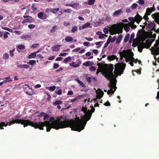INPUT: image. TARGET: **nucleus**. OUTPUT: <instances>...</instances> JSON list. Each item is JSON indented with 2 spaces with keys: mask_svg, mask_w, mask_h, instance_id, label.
Listing matches in <instances>:
<instances>
[{
  "mask_svg": "<svg viewBox=\"0 0 159 159\" xmlns=\"http://www.w3.org/2000/svg\"><path fill=\"white\" fill-rule=\"evenodd\" d=\"M82 119H80L79 117L73 119L64 120L62 121L60 119L56 120L52 123L53 127L56 129L60 128L70 127L71 130L80 132L84 128V126L88 121H86L84 115L82 116Z\"/></svg>",
  "mask_w": 159,
  "mask_h": 159,
  "instance_id": "obj_1",
  "label": "nucleus"
},
{
  "mask_svg": "<svg viewBox=\"0 0 159 159\" xmlns=\"http://www.w3.org/2000/svg\"><path fill=\"white\" fill-rule=\"evenodd\" d=\"M20 118V116H16L14 117L15 120L12 119V120L9 122H7L5 124L3 122H1L0 123V129H3V126L6 127L7 125L10 126L12 124H20L23 125V127H25L28 126H31L34 128H39V125L36 122H34L29 120L18 119Z\"/></svg>",
  "mask_w": 159,
  "mask_h": 159,
  "instance_id": "obj_2",
  "label": "nucleus"
},
{
  "mask_svg": "<svg viewBox=\"0 0 159 159\" xmlns=\"http://www.w3.org/2000/svg\"><path fill=\"white\" fill-rule=\"evenodd\" d=\"M126 66V64L125 63L122 62L117 63L114 65L115 71L113 73L115 75V77H118V75H120L123 74V72Z\"/></svg>",
  "mask_w": 159,
  "mask_h": 159,
  "instance_id": "obj_3",
  "label": "nucleus"
},
{
  "mask_svg": "<svg viewBox=\"0 0 159 159\" xmlns=\"http://www.w3.org/2000/svg\"><path fill=\"white\" fill-rule=\"evenodd\" d=\"M53 123H49V122H48V121H45L43 122H39V123H37V124L38 125V127L39 128H35V127H34V128L36 129H40V130H43V127H44V126H46V131L47 132H49L51 130V128H52L53 129H55L56 130H58L59 129H63L64 128H59L58 129H55L53 127V125H52V124Z\"/></svg>",
  "mask_w": 159,
  "mask_h": 159,
  "instance_id": "obj_4",
  "label": "nucleus"
},
{
  "mask_svg": "<svg viewBox=\"0 0 159 159\" xmlns=\"http://www.w3.org/2000/svg\"><path fill=\"white\" fill-rule=\"evenodd\" d=\"M135 43H137L138 44H140V45L138 46V50L140 52H141L143 51V49L145 48H148L150 46V43H144L143 42L140 43V39L139 38H136L134 39Z\"/></svg>",
  "mask_w": 159,
  "mask_h": 159,
  "instance_id": "obj_5",
  "label": "nucleus"
},
{
  "mask_svg": "<svg viewBox=\"0 0 159 159\" xmlns=\"http://www.w3.org/2000/svg\"><path fill=\"white\" fill-rule=\"evenodd\" d=\"M111 29L113 31L110 32V34L111 35H113L116 34L122 33L123 27L119 24H114L112 26Z\"/></svg>",
  "mask_w": 159,
  "mask_h": 159,
  "instance_id": "obj_6",
  "label": "nucleus"
},
{
  "mask_svg": "<svg viewBox=\"0 0 159 159\" xmlns=\"http://www.w3.org/2000/svg\"><path fill=\"white\" fill-rule=\"evenodd\" d=\"M113 69L114 67H113V64H110L108 68L105 70L103 72L104 77L108 80H109L110 78L114 77V74L113 73Z\"/></svg>",
  "mask_w": 159,
  "mask_h": 159,
  "instance_id": "obj_7",
  "label": "nucleus"
},
{
  "mask_svg": "<svg viewBox=\"0 0 159 159\" xmlns=\"http://www.w3.org/2000/svg\"><path fill=\"white\" fill-rule=\"evenodd\" d=\"M116 80H112L110 81V84L108 86L110 88V89L107 91V94L110 95L111 93H114L116 90L117 89V87L116 86Z\"/></svg>",
  "mask_w": 159,
  "mask_h": 159,
  "instance_id": "obj_8",
  "label": "nucleus"
},
{
  "mask_svg": "<svg viewBox=\"0 0 159 159\" xmlns=\"http://www.w3.org/2000/svg\"><path fill=\"white\" fill-rule=\"evenodd\" d=\"M159 41H156L154 44V47H152L151 52L153 55H158L159 54Z\"/></svg>",
  "mask_w": 159,
  "mask_h": 159,
  "instance_id": "obj_9",
  "label": "nucleus"
},
{
  "mask_svg": "<svg viewBox=\"0 0 159 159\" xmlns=\"http://www.w3.org/2000/svg\"><path fill=\"white\" fill-rule=\"evenodd\" d=\"M82 111L84 113V117L87 120L86 121L89 120L91 117V113L90 112V110H88L86 107H83L82 108Z\"/></svg>",
  "mask_w": 159,
  "mask_h": 159,
  "instance_id": "obj_10",
  "label": "nucleus"
},
{
  "mask_svg": "<svg viewBox=\"0 0 159 159\" xmlns=\"http://www.w3.org/2000/svg\"><path fill=\"white\" fill-rule=\"evenodd\" d=\"M23 18H25L22 21V23L24 24L26 23H31L33 21V18L31 16H23Z\"/></svg>",
  "mask_w": 159,
  "mask_h": 159,
  "instance_id": "obj_11",
  "label": "nucleus"
},
{
  "mask_svg": "<svg viewBox=\"0 0 159 159\" xmlns=\"http://www.w3.org/2000/svg\"><path fill=\"white\" fill-rule=\"evenodd\" d=\"M119 54L120 57V60L121 61L123 60V58L124 57H125L126 58H128L127 57V54H128L127 51L124 50L122 52H119Z\"/></svg>",
  "mask_w": 159,
  "mask_h": 159,
  "instance_id": "obj_12",
  "label": "nucleus"
},
{
  "mask_svg": "<svg viewBox=\"0 0 159 159\" xmlns=\"http://www.w3.org/2000/svg\"><path fill=\"white\" fill-rule=\"evenodd\" d=\"M37 16L40 20H45L48 16L46 14H44L43 12H40L38 13Z\"/></svg>",
  "mask_w": 159,
  "mask_h": 159,
  "instance_id": "obj_13",
  "label": "nucleus"
},
{
  "mask_svg": "<svg viewBox=\"0 0 159 159\" xmlns=\"http://www.w3.org/2000/svg\"><path fill=\"white\" fill-rule=\"evenodd\" d=\"M152 17L155 19V22L159 25V12L152 15Z\"/></svg>",
  "mask_w": 159,
  "mask_h": 159,
  "instance_id": "obj_14",
  "label": "nucleus"
},
{
  "mask_svg": "<svg viewBox=\"0 0 159 159\" xmlns=\"http://www.w3.org/2000/svg\"><path fill=\"white\" fill-rule=\"evenodd\" d=\"M133 55H134L133 52H131V54H130V55L129 56V58H130V60H131V61H133V62H134L135 63H136L137 61H140V60H138V59H134V58L133 57Z\"/></svg>",
  "mask_w": 159,
  "mask_h": 159,
  "instance_id": "obj_15",
  "label": "nucleus"
},
{
  "mask_svg": "<svg viewBox=\"0 0 159 159\" xmlns=\"http://www.w3.org/2000/svg\"><path fill=\"white\" fill-rule=\"evenodd\" d=\"M134 18V19L136 20V22L138 23H139L142 20V17L140 16V15H139L138 14H137Z\"/></svg>",
  "mask_w": 159,
  "mask_h": 159,
  "instance_id": "obj_16",
  "label": "nucleus"
},
{
  "mask_svg": "<svg viewBox=\"0 0 159 159\" xmlns=\"http://www.w3.org/2000/svg\"><path fill=\"white\" fill-rule=\"evenodd\" d=\"M107 59L110 61H113L115 59H116V60L117 61L118 58L116 56L112 55L108 56Z\"/></svg>",
  "mask_w": 159,
  "mask_h": 159,
  "instance_id": "obj_17",
  "label": "nucleus"
},
{
  "mask_svg": "<svg viewBox=\"0 0 159 159\" xmlns=\"http://www.w3.org/2000/svg\"><path fill=\"white\" fill-rule=\"evenodd\" d=\"M104 94V93L101 90H99L98 92H97V98L100 99L103 97Z\"/></svg>",
  "mask_w": 159,
  "mask_h": 159,
  "instance_id": "obj_18",
  "label": "nucleus"
},
{
  "mask_svg": "<svg viewBox=\"0 0 159 159\" xmlns=\"http://www.w3.org/2000/svg\"><path fill=\"white\" fill-rule=\"evenodd\" d=\"M61 47L60 45H56L52 47V50L54 51H58L59 50V47Z\"/></svg>",
  "mask_w": 159,
  "mask_h": 159,
  "instance_id": "obj_19",
  "label": "nucleus"
},
{
  "mask_svg": "<svg viewBox=\"0 0 159 159\" xmlns=\"http://www.w3.org/2000/svg\"><path fill=\"white\" fill-rule=\"evenodd\" d=\"M75 80L77 81V82H78V84H79L80 85V86H82L84 88H85L86 86L82 82L78 80V78L75 79Z\"/></svg>",
  "mask_w": 159,
  "mask_h": 159,
  "instance_id": "obj_20",
  "label": "nucleus"
},
{
  "mask_svg": "<svg viewBox=\"0 0 159 159\" xmlns=\"http://www.w3.org/2000/svg\"><path fill=\"white\" fill-rule=\"evenodd\" d=\"M93 63L89 61H87L84 63H83V65L84 66H89L93 65Z\"/></svg>",
  "mask_w": 159,
  "mask_h": 159,
  "instance_id": "obj_21",
  "label": "nucleus"
},
{
  "mask_svg": "<svg viewBox=\"0 0 159 159\" xmlns=\"http://www.w3.org/2000/svg\"><path fill=\"white\" fill-rule=\"evenodd\" d=\"M59 10V8L54 9H50V12H52V13L55 14L57 13V12H58Z\"/></svg>",
  "mask_w": 159,
  "mask_h": 159,
  "instance_id": "obj_22",
  "label": "nucleus"
},
{
  "mask_svg": "<svg viewBox=\"0 0 159 159\" xmlns=\"http://www.w3.org/2000/svg\"><path fill=\"white\" fill-rule=\"evenodd\" d=\"M17 67L20 68H24L27 69L29 68V65L26 64H23L22 65H18Z\"/></svg>",
  "mask_w": 159,
  "mask_h": 159,
  "instance_id": "obj_23",
  "label": "nucleus"
},
{
  "mask_svg": "<svg viewBox=\"0 0 159 159\" xmlns=\"http://www.w3.org/2000/svg\"><path fill=\"white\" fill-rule=\"evenodd\" d=\"M122 39V35L121 34L119 35V36H118L116 40V43L119 44L120 43V41Z\"/></svg>",
  "mask_w": 159,
  "mask_h": 159,
  "instance_id": "obj_24",
  "label": "nucleus"
},
{
  "mask_svg": "<svg viewBox=\"0 0 159 159\" xmlns=\"http://www.w3.org/2000/svg\"><path fill=\"white\" fill-rule=\"evenodd\" d=\"M111 36H109V38H108L107 40V42L105 43V44H104V48H106L108 46V45L111 42L110 41L111 38Z\"/></svg>",
  "mask_w": 159,
  "mask_h": 159,
  "instance_id": "obj_25",
  "label": "nucleus"
},
{
  "mask_svg": "<svg viewBox=\"0 0 159 159\" xmlns=\"http://www.w3.org/2000/svg\"><path fill=\"white\" fill-rule=\"evenodd\" d=\"M122 12V10L120 9L116 11H115V12L113 13V15L114 16H116L118 15L120 13H121Z\"/></svg>",
  "mask_w": 159,
  "mask_h": 159,
  "instance_id": "obj_26",
  "label": "nucleus"
},
{
  "mask_svg": "<svg viewBox=\"0 0 159 159\" xmlns=\"http://www.w3.org/2000/svg\"><path fill=\"white\" fill-rule=\"evenodd\" d=\"M11 80H11L10 78L9 77H7L4 78V79H3V81H2V82H5V83H6L9 82Z\"/></svg>",
  "mask_w": 159,
  "mask_h": 159,
  "instance_id": "obj_27",
  "label": "nucleus"
},
{
  "mask_svg": "<svg viewBox=\"0 0 159 159\" xmlns=\"http://www.w3.org/2000/svg\"><path fill=\"white\" fill-rule=\"evenodd\" d=\"M36 56V54H34V53H31L29 56L27 57V58L29 59H30L31 58H34Z\"/></svg>",
  "mask_w": 159,
  "mask_h": 159,
  "instance_id": "obj_28",
  "label": "nucleus"
},
{
  "mask_svg": "<svg viewBox=\"0 0 159 159\" xmlns=\"http://www.w3.org/2000/svg\"><path fill=\"white\" fill-rule=\"evenodd\" d=\"M152 11V10L150 8L148 7L146 9V14L145 15H150Z\"/></svg>",
  "mask_w": 159,
  "mask_h": 159,
  "instance_id": "obj_29",
  "label": "nucleus"
},
{
  "mask_svg": "<svg viewBox=\"0 0 159 159\" xmlns=\"http://www.w3.org/2000/svg\"><path fill=\"white\" fill-rule=\"evenodd\" d=\"M129 34L128 33L126 35V36H125V37H124V40H123V41H124V43H126L129 39Z\"/></svg>",
  "mask_w": 159,
  "mask_h": 159,
  "instance_id": "obj_30",
  "label": "nucleus"
},
{
  "mask_svg": "<svg viewBox=\"0 0 159 159\" xmlns=\"http://www.w3.org/2000/svg\"><path fill=\"white\" fill-rule=\"evenodd\" d=\"M62 104V102L59 100V101H55V102H53V105L54 106H56L57 105H59V104Z\"/></svg>",
  "mask_w": 159,
  "mask_h": 159,
  "instance_id": "obj_31",
  "label": "nucleus"
},
{
  "mask_svg": "<svg viewBox=\"0 0 159 159\" xmlns=\"http://www.w3.org/2000/svg\"><path fill=\"white\" fill-rule=\"evenodd\" d=\"M71 59V57H66L64 59V61H63V62L65 64H66L68 62V61H70Z\"/></svg>",
  "mask_w": 159,
  "mask_h": 159,
  "instance_id": "obj_32",
  "label": "nucleus"
},
{
  "mask_svg": "<svg viewBox=\"0 0 159 159\" xmlns=\"http://www.w3.org/2000/svg\"><path fill=\"white\" fill-rule=\"evenodd\" d=\"M73 40V39L70 36H67L65 38V41L67 42H70Z\"/></svg>",
  "mask_w": 159,
  "mask_h": 159,
  "instance_id": "obj_33",
  "label": "nucleus"
},
{
  "mask_svg": "<svg viewBox=\"0 0 159 159\" xmlns=\"http://www.w3.org/2000/svg\"><path fill=\"white\" fill-rule=\"evenodd\" d=\"M31 9L33 11H35L37 10V7H36V4L33 3L31 5Z\"/></svg>",
  "mask_w": 159,
  "mask_h": 159,
  "instance_id": "obj_34",
  "label": "nucleus"
},
{
  "mask_svg": "<svg viewBox=\"0 0 159 159\" xmlns=\"http://www.w3.org/2000/svg\"><path fill=\"white\" fill-rule=\"evenodd\" d=\"M39 47V43H34L32 44L31 48H33V49L37 47Z\"/></svg>",
  "mask_w": 159,
  "mask_h": 159,
  "instance_id": "obj_35",
  "label": "nucleus"
},
{
  "mask_svg": "<svg viewBox=\"0 0 159 159\" xmlns=\"http://www.w3.org/2000/svg\"><path fill=\"white\" fill-rule=\"evenodd\" d=\"M89 1H88V4L89 5H93L95 2V0H88Z\"/></svg>",
  "mask_w": 159,
  "mask_h": 159,
  "instance_id": "obj_36",
  "label": "nucleus"
},
{
  "mask_svg": "<svg viewBox=\"0 0 159 159\" xmlns=\"http://www.w3.org/2000/svg\"><path fill=\"white\" fill-rule=\"evenodd\" d=\"M2 29L9 31L10 32H12V29L6 27H2Z\"/></svg>",
  "mask_w": 159,
  "mask_h": 159,
  "instance_id": "obj_37",
  "label": "nucleus"
},
{
  "mask_svg": "<svg viewBox=\"0 0 159 159\" xmlns=\"http://www.w3.org/2000/svg\"><path fill=\"white\" fill-rule=\"evenodd\" d=\"M138 7V4L136 3H134L131 6V8L133 10L135 9Z\"/></svg>",
  "mask_w": 159,
  "mask_h": 159,
  "instance_id": "obj_38",
  "label": "nucleus"
},
{
  "mask_svg": "<svg viewBox=\"0 0 159 159\" xmlns=\"http://www.w3.org/2000/svg\"><path fill=\"white\" fill-rule=\"evenodd\" d=\"M35 62H36V61L34 60H30L29 62H27V64L30 65H32L34 64L35 63Z\"/></svg>",
  "mask_w": 159,
  "mask_h": 159,
  "instance_id": "obj_39",
  "label": "nucleus"
},
{
  "mask_svg": "<svg viewBox=\"0 0 159 159\" xmlns=\"http://www.w3.org/2000/svg\"><path fill=\"white\" fill-rule=\"evenodd\" d=\"M128 20H129L130 22H131L132 24H134V22L135 21V19H134V18L133 17H129L128 18Z\"/></svg>",
  "mask_w": 159,
  "mask_h": 159,
  "instance_id": "obj_40",
  "label": "nucleus"
},
{
  "mask_svg": "<svg viewBox=\"0 0 159 159\" xmlns=\"http://www.w3.org/2000/svg\"><path fill=\"white\" fill-rule=\"evenodd\" d=\"M9 57V55L8 53H5L3 54V58L4 59H7Z\"/></svg>",
  "mask_w": 159,
  "mask_h": 159,
  "instance_id": "obj_41",
  "label": "nucleus"
},
{
  "mask_svg": "<svg viewBox=\"0 0 159 159\" xmlns=\"http://www.w3.org/2000/svg\"><path fill=\"white\" fill-rule=\"evenodd\" d=\"M57 29V26H53L52 27V29L51 30L50 32L51 33H54Z\"/></svg>",
  "mask_w": 159,
  "mask_h": 159,
  "instance_id": "obj_42",
  "label": "nucleus"
},
{
  "mask_svg": "<svg viewBox=\"0 0 159 159\" xmlns=\"http://www.w3.org/2000/svg\"><path fill=\"white\" fill-rule=\"evenodd\" d=\"M77 30V26H75L71 28V32L74 33Z\"/></svg>",
  "mask_w": 159,
  "mask_h": 159,
  "instance_id": "obj_43",
  "label": "nucleus"
},
{
  "mask_svg": "<svg viewBox=\"0 0 159 159\" xmlns=\"http://www.w3.org/2000/svg\"><path fill=\"white\" fill-rule=\"evenodd\" d=\"M56 120H54V117H51L50 118V120H49V121L48 122H49V123H53Z\"/></svg>",
  "mask_w": 159,
  "mask_h": 159,
  "instance_id": "obj_44",
  "label": "nucleus"
},
{
  "mask_svg": "<svg viewBox=\"0 0 159 159\" xmlns=\"http://www.w3.org/2000/svg\"><path fill=\"white\" fill-rule=\"evenodd\" d=\"M17 48L20 50L24 49H25V46L22 45H18L17 46Z\"/></svg>",
  "mask_w": 159,
  "mask_h": 159,
  "instance_id": "obj_45",
  "label": "nucleus"
},
{
  "mask_svg": "<svg viewBox=\"0 0 159 159\" xmlns=\"http://www.w3.org/2000/svg\"><path fill=\"white\" fill-rule=\"evenodd\" d=\"M14 51L15 48H13L12 50H10V51H9V55H10L11 57H12L13 56V52H14Z\"/></svg>",
  "mask_w": 159,
  "mask_h": 159,
  "instance_id": "obj_46",
  "label": "nucleus"
},
{
  "mask_svg": "<svg viewBox=\"0 0 159 159\" xmlns=\"http://www.w3.org/2000/svg\"><path fill=\"white\" fill-rule=\"evenodd\" d=\"M152 27H151L152 28L151 30V31H154L155 30H156V28H155V26H156V25L153 23H152Z\"/></svg>",
  "mask_w": 159,
  "mask_h": 159,
  "instance_id": "obj_47",
  "label": "nucleus"
},
{
  "mask_svg": "<svg viewBox=\"0 0 159 159\" xmlns=\"http://www.w3.org/2000/svg\"><path fill=\"white\" fill-rule=\"evenodd\" d=\"M74 63L73 62V63H70V65L71 66H73V67L75 68L77 67L80 66V65H79V64H77L75 65H74Z\"/></svg>",
  "mask_w": 159,
  "mask_h": 159,
  "instance_id": "obj_48",
  "label": "nucleus"
},
{
  "mask_svg": "<svg viewBox=\"0 0 159 159\" xmlns=\"http://www.w3.org/2000/svg\"><path fill=\"white\" fill-rule=\"evenodd\" d=\"M79 5V4L78 3H74L72 4L71 7H73V8H76L78 7Z\"/></svg>",
  "mask_w": 159,
  "mask_h": 159,
  "instance_id": "obj_49",
  "label": "nucleus"
},
{
  "mask_svg": "<svg viewBox=\"0 0 159 159\" xmlns=\"http://www.w3.org/2000/svg\"><path fill=\"white\" fill-rule=\"evenodd\" d=\"M99 37H98V38L100 39H102L104 38L105 37H107V35L105 34H102L100 35H99Z\"/></svg>",
  "mask_w": 159,
  "mask_h": 159,
  "instance_id": "obj_50",
  "label": "nucleus"
},
{
  "mask_svg": "<svg viewBox=\"0 0 159 159\" xmlns=\"http://www.w3.org/2000/svg\"><path fill=\"white\" fill-rule=\"evenodd\" d=\"M108 29L105 28L103 29V33L105 34H108Z\"/></svg>",
  "mask_w": 159,
  "mask_h": 159,
  "instance_id": "obj_51",
  "label": "nucleus"
},
{
  "mask_svg": "<svg viewBox=\"0 0 159 159\" xmlns=\"http://www.w3.org/2000/svg\"><path fill=\"white\" fill-rule=\"evenodd\" d=\"M80 47L77 48H75L73 50V52H78L80 51Z\"/></svg>",
  "mask_w": 159,
  "mask_h": 159,
  "instance_id": "obj_52",
  "label": "nucleus"
},
{
  "mask_svg": "<svg viewBox=\"0 0 159 159\" xmlns=\"http://www.w3.org/2000/svg\"><path fill=\"white\" fill-rule=\"evenodd\" d=\"M59 65L56 63H54V65H53V67H54V68L55 69H57V68H58V67H59Z\"/></svg>",
  "mask_w": 159,
  "mask_h": 159,
  "instance_id": "obj_53",
  "label": "nucleus"
},
{
  "mask_svg": "<svg viewBox=\"0 0 159 159\" xmlns=\"http://www.w3.org/2000/svg\"><path fill=\"white\" fill-rule=\"evenodd\" d=\"M56 89V87L55 86H52L50 87L49 88V90L51 91H53Z\"/></svg>",
  "mask_w": 159,
  "mask_h": 159,
  "instance_id": "obj_54",
  "label": "nucleus"
},
{
  "mask_svg": "<svg viewBox=\"0 0 159 159\" xmlns=\"http://www.w3.org/2000/svg\"><path fill=\"white\" fill-rule=\"evenodd\" d=\"M90 108H91V110H90V113H92V114L93 112H94L95 108L92 106H90Z\"/></svg>",
  "mask_w": 159,
  "mask_h": 159,
  "instance_id": "obj_55",
  "label": "nucleus"
},
{
  "mask_svg": "<svg viewBox=\"0 0 159 159\" xmlns=\"http://www.w3.org/2000/svg\"><path fill=\"white\" fill-rule=\"evenodd\" d=\"M35 27V25L34 24L29 25H28V27L30 29H32L34 28Z\"/></svg>",
  "mask_w": 159,
  "mask_h": 159,
  "instance_id": "obj_56",
  "label": "nucleus"
},
{
  "mask_svg": "<svg viewBox=\"0 0 159 159\" xmlns=\"http://www.w3.org/2000/svg\"><path fill=\"white\" fill-rule=\"evenodd\" d=\"M78 99V97L77 96L75 98L70 99V102H75L76 100H77Z\"/></svg>",
  "mask_w": 159,
  "mask_h": 159,
  "instance_id": "obj_57",
  "label": "nucleus"
},
{
  "mask_svg": "<svg viewBox=\"0 0 159 159\" xmlns=\"http://www.w3.org/2000/svg\"><path fill=\"white\" fill-rule=\"evenodd\" d=\"M49 117V116H48V114H45L44 116V118H43V120H45L47 119V118H48Z\"/></svg>",
  "mask_w": 159,
  "mask_h": 159,
  "instance_id": "obj_58",
  "label": "nucleus"
},
{
  "mask_svg": "<svg viewBox=\"0 0 159 159\" xmlns=\"http://www.w3.org/2000/svg\"><path fill=\"white\" fill-rule=\"evenodd\" d=\"M89 70H90L91 71H94L96 70L95 67L94 66H92L90 67V68H89Z\"/></svg>",
  "mask_w": 159,
  "mask_h": 159,
  "instance_id": "obj_59",
  "label": "nucleus"
},
{
  "mask_svg": "<svg viewBox=\"0 0 159 159\" xmlns=\"http://www.w3.org/2000/svg\"><path fill=\"white\" fill-rule=\"evenodd\" d=\"M63 59V58L60 57H58L56 58V59H55V61H61Z\"/></svg>",
  "mask_w": 159,
  "mask_h": 159,
  "instance_id": "obj_60",
  "label": "nucleus"
},
{
  "mask_svg": "<svg viewBox=\"0 0 159 159\" xmlns=\"http://www.w3.org/2000/svg\"><path fill=\"white\" fill-rule=\"evenodd\" d=\"M104 105L106 106H110V103L109 102L107 101V102L104 103Z\"/></svg>",
  "mask_w": 159,
  "mask_h": 159,
  "instance_id": "obj_61",
  "label": "nucleus"
},
{
  "mask_svg": "<svg viewBox=\"0 0 159 159\" xmlns=\"http://www.w3.org/2000/svg\"><path fill=\"white\" fill-rule=\"evenodd\" d=\"M64 12L65 13L69 12L70 13L71 12V10L70 9H65L64 10Z\"/></svg>",
  "mask_w": 159,
  "mask_h": 159,
  "instance_id": "obj_62",
  "label": "nucleus"
},
{
  "mask_svg": "<svg viewBox=\"0 0 159 159\" xmlns=\"http://www.w3.org/2000/svg\"><path fill=\"white\" fill-rule=\"evenodd\" d=\"M87 80V81L88 83H90L91 81V78L90 77H89L87 78V80Z\"/></svg>",
  "mask_w": 159,
  "mask_h": 159,
  "instance_id": "obj_63",
  "label": "nucleus"
},
{
  "mask_svg": "<svg viewBox=\"0 0 159 159\" xmlns=\"http://www.w3.org/2000/svg\"><path fill=\"white\" fill-rule=\"evenodd\" d=\"M64 25L65 26H68L70 25V23L68 22H66V21L64 22Z\"/></svg>",
  "mask_w": 159,
  "mask_h": 159,
  "instance_id": "obj_64",
  "label": "nucleus"
}]
</instances>
